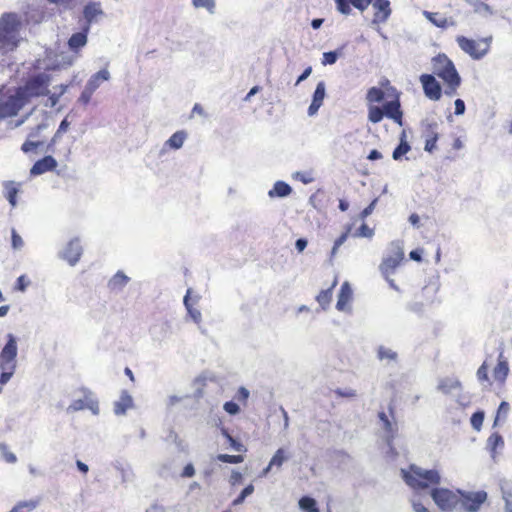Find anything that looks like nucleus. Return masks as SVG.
Wrapping results in <instances>:
<instances>
[{"mask_svg": "<svg viewBox=\"0 0 512 512\" xmlns=\"http://www.w3.org/2000/svg\"><path fill=\"white\" fill-rule=\"evenodd\" d=\"M2 372L0 374V393L2 392V386L5 385L10 378L13 376L15 369L9 366L0 367Z\"/></svg>", "mask_w": 512, "mask_h": 512, "instance_id": "a19ab883", "label": "nucleus"}, {"mask_svg": "<svg viewBox=\"0 0 512 512\" xmlns=\"http://www.w3.org/2000/svg\"><path fill=\"white\" fill-rule=\"evenodd\" d=\"M82 255V246L78 238L72 239L65 247L62 257L68 261L70 265H75Z\"/></svg>", "mask_w": 512, "mask_h": 512, "instance_id": "f3484780", "label": "nucleus"}, {"mask_svg": "<svg viewBox=\"0 0 512 512\" xmlns=\"http://www.w3.org/2000/svg\"><path fill=\"white\" fill-rule=\"evenodd\" d=\"M133 407V398L128 391H122L118 401L114 403V413L124 415L128 409Z\"/></svg>", "mask_w": 512, "mask_h": 512, "instance_id": "4be33fe9", "label": "nucleus"}, {"mask_svg": "<svg viewBox=\"0 0 512 512\" xmlns=\"http://www.w3.org/2000/svg\"><path fill=\"white\" fill-rule=\"evenodd\" d=\"M338 283L337 278L335 277L330 287L327 289L321 290L316 296L317 302L320 304L322 308H326L329 306L332 300V292Z\"/></svg>", "mask_w": 512, "mask_h": 512, "instance_id": "393cba45", "label": "nucleus"}, {"mask_svg": "<svg viewBox=\"0 0 512 512\" xmlns=\"http://www.w3.org/2000/svg\"><path fill=\"white\" fill-rule=\"evenodd\" d=\"M325 98V83L323 81L319 82L316 86V89L313 93L312 102L308 108V115H315L319 108L322 106Z\"/></svg>", "mask_w": 512, "mask_h": 512, "instance_id": "aec40b11", "label": "nucleus"}, {"mask_svg": "<svg viewBox=\"0 0 512 512\" xmlns=\"http://www.w3.org/2000/svg\"><path fill=\"white\" fill-rule=\"evenodd\" d=\"M510 368L507 358L503 352H500L497 358V364L492 369L493 380L500 386H503L509 375Z\"/></svg>", "mask_w": 512, "mask_h": 512, "instance_id": "4468645a", "label": "nucleus"}, {"mask_svg": "<svg viewBox=\"0 0 512 512\" xmlns=\"http://www.w3.org/2000/svg\"><path fill=\"white\" fill-rule=\"evenodd\" d=\"M217 459L223 463L230 464H239L244 461V456L242 455H229V454H219Z\"/></svg>", "mask_w": 512, "mask_h": 512, "instance_id": "58836bf2", "label": "nucleus"}, {"mask_svg": "<svg viewBox=\"0 0 512 512\" xmlns=\"http://www.w3.org/2000/svg\"><path fill=\"white\" fill-rule=\"evenodd\" d=\"M385 98V92L379 87H371L366 93V100L369 105L381 103Z\"/></svg>", "mask_w": 512, "mask_h": 512, "instance_id": "2f4dec72", "label": "nucleus"}, {"mask_svg": "<svg viewBox=\"0 0 512 512\" xmlns=\"http://www.w3.org/2000/svg\"><path fill=\"white\" fill-rule=\"evenodd\" d=\"M51 4H55L63 9H71L74 0H47Z\"/></svg>", "mask_w": 512, "mask_h": 512, "instance_id": "680f3d73", "label": "nucleus"}, {"mask_svg": "<svg viewBox=\"0 0 512 512\" xmlns=\"http://www.w3.org/2000/svg\"><path fill=\"white\" fill-rule=\"evenodd\" d=\"M432 75L439 77L445 85V94L454 96L461 85V77L453 61L444 53H439L431 59Z\"/></svg>", "mask_w": 512, "mask_h": 512, "instance_id": "f257e3e1", "label": "nucleus"}, {"mask_svg": "<svg viewBox=\"0 0 512 512\" xmlns=\"http://www.w3.org/2000/svg\"><path fill=\"white\" fill-rule=\"evenodd\" d=\"M438 137V133L435 131V125L429 124L426 128L425 151L431 153L436 149Z\"/></svg>", "mask_w": 512, "mask_h": 512, "instance_id": "a878e982", "label": "nucleus"}, {"mask_svg": "<svg viewBox=\"0 0 512 512\" xmlns=\"http://www.w3.org/2000/svg\"><path fill=\"white\" fill-rule=\"evenodd\" d=\"M192 4L195 8H205L210 13L215 9V0H192Z\"/></svg>", "mask_w": 512, "mask_h": 512, "instance_id": "37998d69", "label": "nucleus"}, {"mask_svg": "<svg viewBox=\"0 0 512 512\" xmlns=\"http://www.w3.org/2000/svg\"><path fill=\"white\" fill-rule=\"evenodd\" d=\"M385 116L393 120L399 126L404 125V113L397 93L393 100L386 102L382 107L377 105H368L367 117L369 122L377 124L381 122Z\"/></svg>", "mask_w": 512, "mask_h": 512, "instance_id": "7ed1b4c3", "label": "nucleus"}, {"mask_svg": "<svg viewBox=\"0 0 512 512\" xmlns=\"http://www.w3.org/2000/svg\"><path fill=\"white\" fill-rule=\"evenodd\" d=\"M41 145V142H33V141H26L22 144V151L27 153L32 150H35L38 146Z\"/></svg>", "mask_w": 512, "mask_h": 512, "instance_id": "69168bd1", "label": "nucleus"}, {"mask_svg": "<svg viewBox=\"0 0 512 512\" xmlns=\"http://www.w3.org/2000/svg\"><path fill=\"white\" fill-rule=\"evenodd\" d=\"M57 167V161L50 155L36 161L32 166L30 173L32 175H41L48 171H53Z\"/></svg>", "mask_w": 512, "mask_h": 512, "instance_id": "6ab92c4d", "label": "nucleus"}, {"mask_svg": "<svg viewBox=\"0 0 512 512\" xmlns=\"http://www.w3.org/2000/svg\"><path fill=\"white\" fill-rule=\"evenodd\" d=\"M0 448L1 450L3 451V456H4V459L8 462V463H14L16 462L17 458L15 456L14 453L10 452V451H7V447L6 445H0Z\"/></svg>", "mask_w": 512, "mask_h": 512, "instance_id": "0e129e2a", "label": "nucleus"}, {"mask_svg": "<svg viewBox=\"0 0 512 512\" xmlns=\"http://www.w3.org/2000/svg\"><path fill=\"white\" fill-rule=\"evenodd\" d=\"M291 192L292 188L289 184L283 181H277L268 194L270 197H286L290 195Z\"/></svg>", "mask_w": 512, "mask_h": 512, "instance_id": "cd10ccee", "label": "nucleus"}, {"mask_svg": "<svg viewBox=\"0 0 512 512\" xmlns=\"http://www.w3.org/2000/svg\"><path fill=\"white\" fill-rule=\"evenodd\" d=\"M254 491V486L252 484H249L247 485L242 491L241 493L237 496V498H235L232 502V505L233 506H237V505H240L241 503L244 502L245 498L249 495H251Z\"/></svg>", "mask_w": 512, "mask_h": 512, "instance_id": "79ce46f5", "label": "nucleus"}, {"mask_svg": "<svg viewBox=\"0 0 512 512\" xmlns=\"http://www.w3.org/2000/svg\"><path fill=\"white\" fill-rule=\"evenodd\" d=\"M486 448L491 457L496 459L498 451L504 448V439L499 432H493L486 441Z\"/></svg>", "mask_w": 512, "mask_h": 512, "instance_id": "412c9836", "label": "nucleus"}, {"mask_svg": "<svg viewBox=\"0 0 512 512\" xmlns=\"http://www.w3.org/2000/svg\"><path fill=\"white\" fill-rule=\"evenodd\" d=\"M403 259L404 252L399 246H397L396 251L392 255L385 257L380 264V271L383 276L388 279L390 274L394 273Z\"/></svg>", "mask_w": 512, "mask_h": 512, "instance_id": "9b49d317", "label": "nucleus"}, {"mask_svg": "<svg viewBox=\"0 0 512 512\" xmlns=\"http://www.w3.org/2000/svg\"><path fill=\"white\" fill-rule=\"evenodd\" d=\"M104 16L101 3L96 1H90L83 7V17L85 19V25L83 27L90 30L91 25L97 22L98 18Z\"/></svg>", "mask_w": 512, "mask_h": 512, "instance_id": "2eb2a0df", "label": "nucleus"}, {"mask_svg": "<svg viewBox=\"0 0 512 512\" xmlns=\"http://www.w3.org/2000/svg\"><path fill=\"white\" fill-rule=\"evenodd\" d=\"M334 393L336 396L338 397H341V398H354L356 397L357 393L355 390L353 389H336L334 390Z\"/></svg>", "mask_w": 512, "mask_h": 512, "instance_id": "5fc2aeb1", "label": "nucleus"}, {"mask_svg": "<svg viewBox=\"0 0 512 512\" xmlns=\"http://www.w3.org/2000/svg\"><path fill=\"white\" fill-rule=\"evenodd\" d=\"M286 459L285 450L279 448L271 458L267 468L264 470V473H267L272 467L280 468Z\"/></svg>", "mask_w": 512, "mask_h": 512, "instance_id": "f704fd0d", "label": "nucleus"}, {"mask_svg": "<svg viewBox=\"0 0 512 512\" xmlns=\"http://www.w3.org/2000/svg\"><path fill=\"white\" fill-rule=\"evenodd\" d=\"M430 495L439 509L443 511L453 510L461 500V490L453 491L447 488H433Z\"/></svg>", "mask_w": 512, "mask_h": 512, "instance_id": "6e6552de", "label": "nucleus"}, {"mask_svg": "<svg viewBox=\"0 0 512 512\" xmlns=\"http://www.w3.org/2000/svg\"><path fill=\"white\" fill-rule=\"evenodd\" d=\"M11 244L13 249L18 250L24 246L22 237L16 232L15 229L11 231Z\"/></svg>", "mask_w": 512, "mask_h": 512, "instance_id": "09e8293b", "label": "nucleus"}, {"mask_svg": "<svg viewBox=\"0 0 512 512\" xmlns=\"http://www.w3.org/2000/svg\"><path fill=\"white\" fill-rule=\"evenodd\" d=\"M477 378L480 382H486L489 381L488 377V364L486 361L482 363V365L477 370Z\"/></svg>", "mask_w": 512, "mask_h": 512, "instance_id": "8fccbe9b", "label": "nucleus"}, {"mask_svg": "<svg viewBox=\"0 0 512 512\" xmlns=\"http://www.w3.org/2000/svg\"><path fill=\"white\" fill-rule=\"evenodd\" d=\"M340 54H341V51L340 52H338V51L325 52L323 54L322 64L323 65H332V64H334L337 61L338 56Z\"/></svg>", "mask_w": 512, "mask_h": 512, "instance_id": "a18cd8bd", "label": "nucleus"}, {"mask_svg": "<svg viewBox=\"0 0 512 512\" xmlns=\"http://www.w3.org/2000/svg\"><path fill=\"white\" fill-rule=\"evenodd\" d=\"M51 76L47 73H38L30 76L23 86H19L22 94H24L27 102L31 98L47 96L49 94V85Z\"/></svg>", "mask_w": 512, "mask_h": 512, "instance_id": "0eeeda50", "label": "nucleus"}, {"mask_svg": "<svg viewBox=\"0 0 512 512\" xmlns=\"http://www.w3.org/2000/svg\"><path fill=\"white\" fill-rule=\"evenodd\" d=\"M293 177L303 184H308L313 181V177L308 172H296Z\"/></svg>", "mask_w": 512, "mask_h": 512, "instance_id": "4d7b16f0", "label": "nucleus"}, {"mask_svg": "<svg viewBox=\"0 0 512 512\" xmlns=\"http://www.w3.org/2000/svg\"><path fill=\"white\" fill-rule=\"evenodd\" d=\"M412 507L415 512H430L420 501L412 500Z\"/></svg>", "mask_w": 512, "mask_h": 512, "instance_id": "774afa93", "label": "nucleus"}, {"mask_svg": "<svg viewBox=\"0 0 512 512\" xmlns=\"http://www.w3.org/2000/svg\"><path fill=\"white\" fill-rule=\"evenodd\" d=\"M378 358L380 360L395 361L397 358V353L391 349L381 346L378 349Z\"/></svg>", "mask_w": 512, "mask_h": 512, "instance_id": "ea45409f", "label": "nucleus"}, {"mask_svg": "<svg viewBox=\"0 0 512 512\" xmlns=\"http://www.w3.org/2000/svg\"><path fill=\"white\" fill-rule=\"evenodd\" d=\"M487 493L483 490L476 492L461 491L460 503L462 508L468 512H477L487 500Z\"/></svg>", "mask_w": 512, "mask_h": 512, "instance_id": "1a4fd4ad", "label": "nucleus"}, {"mask_svg": "<svg viewBox=\"0 0 512 512\" xmlns=\"http://www.w3.org/2000/svg\"><path fill=\"white\" fill-rule=\"evenodd\" d=\"M129 281V278L121 271L117 272L110 280V286L113 289L123 288Z\"/></svg>", "mask_w": 512, "mask_h": 512, "instance_id": "4c0bfd02", "label": "nucleus"}, {"mask_svg": "<svg viewBox=\"0 0 512 512\" xmlns=\"http://www.w3.org/2000/svg\"><path fill=\"white\" fill-rule=\"evenodd\" d=\"M423 15L434 26L441 29H447L456 25V22L452 17H446L439 12L423 11Z\"/></svg>", "mask_w": 512, "mask_h": 512, "instance_id": "a211bd4d", "label": "nucleus"}, {"mask_svg": "<svg viewBox=\"0 0 512 512\" xmlns=\"http://www.w3.org/2000/svg\"><path fill=\"white\" fill-rule=\"evenodd\" d=\"M37 505V500L21 501L12 508L11 512H30L35 509Z\"/></svg>", "mask_w": 512, "mask_h": 512, "instance_id": "e433bc0d", "label": "nucleus"}, {"mask_svg": "<svg viewBox=\"0 0 512 512\" xmlns=\"http://www.w3.org/2000/svg\"><path fill=\"white\" fill-rule=\"evenodd\" d=\"M378 417L380 421L382 422V426L386 434L393 438L395 434L397 433V424L395 421H391L385 412L381 411L378 413Z\"/></svg>", "mask_w": 512, "mask_h": 512, "instance_id": "c85d7f7f", "label": "nucleus"}, {"mask_svg": "<svg viewBox=\"0 0 512 512\" xmlns=\"http://www.w3.org/2000/svg\"><path fill=\"white\" fill-rule=\"evenodd\" d=\"M249 391L245 387H240L235 395V399L243 404L247 403Z\"/></svg>", "mask_w": 512, "mask_h": 512, "instance_id": "13d9d810", "label": "nucleus"}, {"mask_svg": "<svg viewBox=\"0 0 512 512\" xmlns=\"http://www.w3.org/2000/svg\"><path fill=\"white\" fill-rule=\"evenodd\" d=\"M298 504H299V508L303 512H320L319 508L317 507V503H316L315 499H313L312 497L303 496L299 500Z\"/></svg>", "mask_w": 512, "mask_h": 512, "instance_id": "c9c22d12", "label": "nucleus"}, {"mask_svg": "<svg viewBox=\"0 0 512 512\" xmlns=\"http://www.w3.org/2000/svg\"><path fill=\"white\" fill-rule=\"evenodd\" d=\"M370 5L374 10V23H384L388 20L392 12L389 0H371Z\"/></svg>", "mask_w": 512, "mask_h": 512, "instance_id": "dca6fc26", "label": "nucleus"}, {"mask_svg": "<svg viewBox=\"0 0 512 512\" xmlns=\"http://www.w3.org/2000/svg\"><path fill=\"white\" fill-rule=\"evenodd\" d=\"M349 235V229L347 231L343 232L334 242L331 254L332 256L335 255L339 249V247L347 240Z\"/></svg>", "mask_w": 512, "mask_h": 512, "instance_id": "603ef678", "label": "nucleus"}, {"mask_svg": "<svg viewBox=\"0 0 512 512\" xmlns=\"http://www.w3.org/2000/svg\"><path fill=\"white\" fill-rule=\"evenodd\" d=\"M349 5L351 4L353 7L360 11H364L370 5L371 0H347Z\"/></svg>", "mask_w": 512, "mask_h": 512, "instance_id": "6e6d98bb", "label": "nucleus"}, {"mask_svg": "<svg viewBox=\"0 0 512 512\" xmlns=\"http://www.w3.org/2000/svg\"><path fill=\"white\" fill-rule=\"evenodd\" d=\"M89 409L93 414L99 413V403L90 391L85 392L83 399L74 400L68 407V411L76 412Z\"/></svg>", "mask_w": 512, "mask_h": 512, "instance_id": "ddd939ff", "label": "nucleus"}, {"mask_svg": "<svg viewBox=\"0 0 512 512\" xmlns=\"http://www.w3.org/2000/svg\"><path fill=\"white\" fill-rule=\"evenodd\" d=\"M227 439L234 450L238 452H246L245 446L236 439H234L231 435H227Z\"/></svg>", "mask_w": 512, "mask_h": 512, "instance_id": "052dcab7", "label": "nucleus"}, {"mask_svg": "<svg viewBox=\"0 0 512 512\" xmlns=\"http://www.w3.org/2000/svg\"><path fill=\"white\" fill-rule=\"evenodd\" d=\"M17 344L12 335L0 353V367L9 366L16 369Z\"/></svg>", "mask_w": 512, "mask_h": 512, "instance_id": "f8f14e48", "label": "nucleus"}, {"mask_svg": "<svg viewBox=\"0 0 512 512\" xmlns=\"http://www.w3.org/2000/svg\"><path fill=\"white\" fill-rule=\"evenodd\" d=\"M243 481V476L240 472L238 471H233L231 476H230V479H229V482L232 486H235L237 484H240L241 482Z\"/></svg>", "mask_w": 512, "mask_h": 512, "instance_id": "338daca9", "label": "nucleus"}, {"mask_svg": "<svg viewBox=\"0 0 512 512\" xmlns=\"http://www.w3.org/2000/svg\"><path fill=\"white\" fill-rule=\"evenodd\" d=\"M483 421H484V413L482 411H477V412L473 413L471 416V419H470L472 427L477 431H479L481 429V427L483 425Z\"/></svg>", "mask_w": 512, "mask_h": 512, "instance_id": "c03bdc74", "label": "nucleus"}, {"mask_svg": "<svg viewBox=\"0 0 512 512\" xmlns=\"http://www.w3.org/2000/svg\"><path fill=\"white\" fill-rule=\"evenodd\" d=\"M376 203H377V198H375L366 208H364L361 211V213H360L361 219H365L373 212V210L375 209Z\"/></svg>", "mask_w": 512, "mask_h": 512, "instance_id": "e2e57ef3", "label": "nucleus"}, {"mask_svg": "<svg viewBox=\"0 0 512 512\" xmlns=\"http://www.w3.org/2000/svg\"><path fill=\"white\" fill-rule=\"evenodd\" d=\"M88 32L89 29L83 27L82 31L72 34L68 40V46L70 50L77 51L80 48L84 47L87 43Z\"/></svg>", "mask_w": 512, "mask_h": 512, "instance_id": "b1692460", "label": "nucleus"}, {"mask_svg": "<svg viewBox=\"0 0 512 512\" xmlns=\"http://www.w3.org/2000/svg\"><path fill=\"white\" fill-rule=\"evenodd\" d=\"M27 100L19 87L8 89L0 94V117H12L27 104Z\"/></svg>", "mask_w": 512, "mask_h": 512, "instance_id": "423d86ee", "label": "nucleus"}, {"mask_svg": "<svg viewBox=\"0 0 512 512\" xmlns=\"http://www.w3.org/2000/svg\"><path fill=\"white\" fill-rule=\"evenodd\" d=\"M406 484L414 490L426 489L440 484L441 477L437 470H424L414 465L408 471L402 470Z\"/></svg>", "mask_w": 512, "mask_h": 512, "instance_id": "20e7f679", "label": "nucleus"}, {"mask_svg": "<svg viewBox=\"0 0 512 512\" xmlns=\"http://www.w3.org/2000/svg\"><path fill=\"white\" fill-rule=\"evenodd\" d=\"M492 40L491 35L477 40L462 35L456 37L459 48L473 60H480L489 53Z\"/></svg>", "mask_w": 512, "mask_h": 512, "instance_id": "39448f33", "label": "nucleus"}, {"mask_svg": "<svg viewBox=\"0 0 512 512\" xmlns=\"http://www.w3.org/2000/svg\"><path fill=\"white\" fill-rule=\"evenodd\" d=\"M411 147L409 143L406 140V133L403 131L400 136V143L399 145L394 149L392 157L394 160H399L401 157L405 154H407L410 151Z\"/></svg>", "mask_w": 512, "mask_h": 512, "instance_id": "7c9ffc66", "label": "nucleus"}, {"mask_svg": "<svg viewBox=\"0 0 512 512\" xmlns=\"http://www.w3.org/2000/svg\"><path fill=\"white\" fill-rule=\"evenodd\" d=\"M337 10L344 14L349 15L351 13V7L347 0H335Z\"/></svg>", "mask_w": 512, "mask_h": 512, "instance_id": "864d4df0", "label": "nucleus"}, {"mask_svg": "<svg viewBox=\"0 0 512 512\" xmlns=\"http://www.w3.org/2000/svg\"><path fill=\"white\" fill-rule=\"evenodd\" d=\"M510 411V405L508 402L506 401H502L498 407V410H497V415H496V418H495V424L497 423V421L500 419V418H503L505 419L506 416L508 415Z\"/></svg>", "mask_w": 512, "mask_h": 512, "instance_id": "de8ad7c7", "label": "nucleus"}, {"mask_svg": "<svg viewBox=\"0 0 512 512\" xmlns=\"http://www.w3.org/2000/svg\"><path fill=\"white\" fill-rule=\"evenodd\" d=\"M22 23L19 15L6 12L0 17V51L3 53L15 50L19 45V31Z\"/></svg>", "mask_w": 512, "mask_h": 512, "instance_id": "f03ea898", "label": "nucleus"}, {"mask_svg": "<svg viewBox=\"0 0 512 512\" xmlns=\"http://www.w3.org/2000/svg\"><path fill=\"white\" fill-rule=\"evenodd\" d=\"M419 81L422 85L424 95L432 100L438 101L442 97V87L432 74H422L419 77Z\"/></svg>", "mask_w": 512, "mask_h": 512, "instance_id": "9d476101", "label": "nucleus"}, {"mask_svg": "<svg viewBox=\"0 0 512 512\" xmlns=\"http://www.w3.org/2000/svg\"><path fill=\"white\" fill-rule=\"evenodd\" d=\"M374 235V230L370 228L367 224L363 223L356 231L355 236L357 237H365L372 238Z\"/></svg>", "mask_w": 512, "mask_h": 512, "instance_id": "49530a36", "label": "nucleus"}, {"mask_svg": "<svg viewBox=\"0 0 512 512\" xmlns=\"http://www.w3.org/2000/svg\"><path fill=\"white\" fill-rule=\"evenodd\" d=\"M500 489L505 502V512H512V482L506 480L501 481Z\"/></svg>", "mask_w": 512, "mask_h": 512, "instance_id": "bb28decb", "label": "nucleus"}, {"mask_svg": "<svg viewBox=\"0 0 512 512\" xmlns=\"http://www.w3.org/2000/svg\"><path fill=\"white\" fill-rule=\"evenodd\" d=\"M223 408L230 415H235V414H237L240 411V408H239L238 404L235 403L234 401L226 402L224 404Z\"/></svg>", "mask_w": 512, "mask_h": 512, "instance_id": "bf43d9fd", "label": "nucleus"}, {"mask_svg": "<svg viewBox=\"0 0 512 512\" xmlns=\"http://www.w3.org/2000/svg\"><path fill=\"white\" fill-rule=\"evenodd\" d=\"M461 387V383L455 378H443L438 384V389L445 394Z\"/></svg>", "mask_w": 512, "mask_h": 512, "instance_id": "473e14b6", "label": "nucleus"}, {"mask_svg": "<svg viewBox=\"0 0 512 512\" xmlns=\"http://www.w3.org/2000/svg\"><path fill=\"white\" fill-rule=\"evenodd\" d=\"M5 188V197L11 204V206H15L17 203V194L19 192V185L13 181H7L4 183Z\"/></svg>", "mask_w": 512, "mask_h": 512, "instance_id": "c756f323", "label": "nucleus"}, {"mask_svg": "<svg viewBox=\"0 0 512 512\" xmlns=\"http://www.w3.org/2000/svg\"><path fill=\"white\" fill-rule=\"evenodd\" d=\"M353 292L351 289V286L348 282H344L341 285L339 294H338V300L336 304V308L340 311H343L350 301L352 300Z\"/></svg>", "mask_w": 512, "mask_h": 512, "instance_id": "5701e85b", "label": "nucleus"}, {"mask_svg": "<svg viewBox=\"0 0 512 512\" xmlns=\"http://www.w3.org/2000/svg\"><path fill=\"white\" fill-rule=\"evenodd\" d=\"M30 285V280L26 275H21L17 278L15 284V290L24 292L26 288Z\"/></svg>", "mask_w": 512, "mask_h": 512, "instance_id": "3c124183", "label": "nucleus"}, {"mask_svg": "<svg viewBox=\"0 0 512 512\" xmlns=\"http://www.w3.org/2000/svg\"><path fill=\"white\" fill-rule=\"evenodd\" d=\"M186 137L185 131H177L166 141V145L172 149H179L183 146Z\"/></svg>", "mask_w": 512, "mask_h": 512, "instance_id": "72a5a7b5", "label": "nucleus"}]
</instances>
